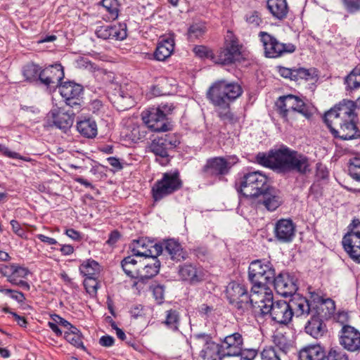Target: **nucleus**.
Masks as SVG:
<instances>
[{
    "label": "nucleus",
    "mask_w": 360,
    "mask_h": 360,
    "mask_svg": "<svg viewBox=\"0 0 360 360\" xmlns=\"http://www.w3.org/2000/svg\"><path fill=\"white\" fill-rule=\"evenodd\" d=\"M101 5L108 13L109 19L114 20L117 18L120 11V4L117 0H103Z\"/></svg>",
    "instance_id": "nucleus-42"
},
{
    "label": "nucleus",
    "mask_w": 360,
    "mask_h": 360,
    "mask_svg": "<svg viewBox=\"0 0 360 360\" xmlns=\"http://www.w3.org/2000/svg\"><path fill=\"white\" fill-rule=\"evenodd\" d=\"M79 271L86 278H96L100 272V266L94 260H87L79 266Z\"/></svg>",
    "instance_id": "nucleus-38"
},
{
    "label": "nucleus",
    "mask_w": 360,
    "mask_h": 360,
    "mask_svg": "<svg viewBox=\"0 0 360 360\" xmlns=\"http://www.w3.org/2000/svg\"><path fill=\"white\" fill-rule=\"evenodd\" d=\"M167 148L171 150L176 148L181 143L180 136L176 134H167L160 136Z\"/></svg>",
    "instance_id": "nucleus-47"
},
{
    "label": "nucleus",
    "mask_w": 360,
    "mask_h": 360,
    "mask_svg": "<svg viewBox=\"0 0 360 360\" xmlns=\"http://www.w3.org/2000/svg\"><path fill=\"white\" fill-rule=\"evenodd\" d=\"M5 293L10 294L11 298L13 300H15L20 303H22L25 300V297L24 294L21 292L17 291V290H13L11 289H6L5 290Z\"/></svg>",
    "instance_id": "nucleus-63"
},
{
    "label": "nucleus",
    "mask_w": 360,
    "mask_h": 360,
    "mask_svg": "<svg viewBox=\"0 0 360 360\" xmlns=\"http://www.w3.org/2000/svg\"><path fill=\"white\" fill-rule=\"evenodd\" d=\"M182 181L179 172L164 173L160 180L157 181L152 187L153 198L158 201L180 189Z\"/></svg>",
    "instance_id": "nucleus-7"
},
{
    "label": "nucleus",
    "mask_w": 360,
    "mask_h": 360,
    "mask_svg": "<svg viewBox=\"0 0 360 360\" xmlns=\"http://www.w3.org/2000/svg\"><path fill=\"white\" fill-rule=\"evenodd\" d=\"M262 360H281L274 348L264 349L262 353Z\"/></svg>",
    "instance_id": "nucleus-57"
},
{
    "label": "nucleus",
    "mask_w": 360,
    "mask_h": 360,
    "mask_svg": "<svg viewBox=\"0 0 360 360\" xmlns=\"http://www.w3.org/2000/svg\"><path fill=\"white\" fill-rule=\"evenodd\" d=\"M269 311L272 321L281 325L288 324L294 315L292 306L282 300L274 301Z\"/></svg>",
    "instance_id": "nucleus-13"
},
{
    "label": "nucleus",
    "mask_w": 360,
    "mask_h": 360,
    "mask_svg": "<svg viewBox=\"0 0 360 360\" xmlns=\"http://www.w3.org/2000/svg\"><path fill=\"white\" fill-rule=\"evenodd\" d=\"M77 129L82 136L88 139H93L97 135L96 123L89 118L77 122Z\"/></svg>",
    "instance_id": "nucleus-36"
},
{
    "label": "nucleus",
    "mask_w": 360,
    "mask_h": 360,
    "mask_svg": "<svg viewBox=\"0 0 360 360\" xmlns=\"http://www.w3.org/2000/svg\"><path fill=\"white\" fill-rule=\"evenodd\" d=\"M121 265L128 276L137 279L140 268L136 259L132 256H128L122 259Z\"/></svg>",
    "instance_id": "nucleus-37"
},
{
    "label": "nucleus",
    "mask_w": 360,
    "mask_h": 360,
    "mask_svg": "<svg viewBox=\"0 0 360 360\" xmlns=\"http://www.w3.org/2000/svg\"><path fill=\"white\" fill-rule=\"evenodd\" d=\"M327 359L326 351L320 345H308L299 352L300 360H324Z\"/></svg>",
    "instance_id": "nucleus-29"
},
{
    "label": "nucleus",
    "mask_w": 360,
    "mask_h": 360,
    "mask_svg": "<svg viewBox=\"0 0 360 360\" xmlns=\"http://www.w3.org/2000/svg\"><path fill=\"white\" fill-rule=\"evenodd\" d=\"M241 56L240 47L236 39L227 41L224 49L214 55V63L226 65L239 60Z\"/></svg>",
    "instance_id": "nucleus-12"
},
{
    "label": "nucleus",
    "mask_w": 360,
    "mask_h": 360,
    "mask_svg": "<svg viewBox=\"0 0 360 360\" xmlns=\"http://www.w3.org/2000/svg\"><path fill=\"white\" fill-rule=\"evenodd\" d=\"M15 265L14 264H0V274L5 277H7V280L10 283H15V278L12 276L14 270L15 268Z\"/></svg>",
    "instance_id": "nucleus-52"
},
{
    "label": "nucleus",
    "mask_w": 360,
    "mask_h": 360,
    "mask_svg": "<svg viewBox=\"0 0 360 360\" xmlns=\"http://www.w3.org/2000/svg\"><path fill=\"white\" fill-rule=\"evenodd\" d=\"M295 226L290 219H281L275 224V237L281 242H290L295 236Z\"/></svg>",
    "instance_id": "nucleus-24"
},
{
    "label": "nucleus",
    "mask_w": 360,
    "mask_h": 360,
    "mask_svg": "<svg viewBox=\"0 0 360 360\" xmlns=\"http://www.w3.org/2000/svg\"><path fill=\"white\" fill-rule=\"evenodd\" d=\"M64 338L68 342L75 347L85 349V347L84 346L82 340V335H75L72 333H65Z\"/></svg>",
    "instance_id": "nucleus-53"
},
{
    "label": "nucleus",
    "mask_w": 360,
    "mask_h": 360,
    "mask_svg": "<svg viewBox=\"0 0 360 360\" xmlns=\"http://www.w3.org/2000/svg\"><path fill=\"white\" fill-rule=\"evenodd\" d=\"M153 296L158 304H161L164 300L165 289L162 285H156L153 287Z\"/></svg>",
    "instance_id": "nucleus-58"
},
{
    "label": "nucleus",
    "mask_w": 360,
    "mask_h": 360,
    "mask_svg": "<svg viewBox=\"0 0 360 360\" xmlns=\"http://www.w3.org/2000/svg\"><path fill=\"white\" fill-rule=\"evenodd\" d=\"M174 48L173 37L162 38L158 44L154 53V57L157 60L164 61L172 53Z\"/></svg>",
    "instance_id": "nucleus-30"
},
{
    "label": "nucleus",
    "mask_w": 360,
    "mask_h": 360,
    "mask_svg": "<svg viewBox=\"0 0 360 360\" xmlns=\"http://www.w3.org/2000/svg\"><path fill=\"white\" fill-rule=\"evenodd\" d=\"M118 110L123 111L132 105V100L130 96H124L122 92L115 101Z\"/></svg>",
    "instance_id": "nucleus-49"
},
{
    "label": "nucleus",
    "mask_w": 360,
    "mask_h": 360,
    "mask_svg": "<svg viewBox=\"0 0 360 360\" xmlns=\"http://www.w3.org/2000/svg\"><path fill=\"white\" fill-rule=\"evenodd\" d=\"M219 118L226 124H235L239 122V117L230 110V105L221 108L215 107Z\"/></svg>",
    "instance_id": "nucleus-39"
},
{
    "label": "nucleus",
    "mask_w": 360,
    "mask_h": 360,
    "mask_svg": "<svg viewBox=\"0 0 360 360\" xmlns=\"http://www.w3.org/2000/svg\"><path fill=\"white\" fill-rule=\"evenodd\" d=\"M281 155V172H295L302 175L311 172V163L306 155L285 146H283V152Z\"/></svg>",
    "instance_id": "nucleus-5"
},
{
    "label": "nucleus",
    "mask_w": 360,
    "mask_h": 360,
    "mask_svg": "<svg viewBox=\"0 0 360 360\" xmlns=\"http://www.w3.org/2000/svg\"><path fill=\"white\" fill-rule=\"evenodd\" d=\"M267 8L272 15L278 20H283L288 13L286 0H268Z\"/></svg>",
    "instance_id": "nucleus-34"
},
{
    "label": "nucleus",
    "mask_w": 360,
    "mask_h": 360,
    "mask_svg": "<svg viewBox=\"0 0 360 360\" xmlns=\"http://www.w3.org/2000/svg\"><path fill=\"white\" fill-rule=\"evenodd\" d=\"M272 281L276 292L283 297L292 296L298 290L297 279L288 272H281Z\"/></svg>",
    "instance_id": "nucleus-16"
},
{
    "label": "nucleus",
    "mask_w": 360,
    "mask_h": 360,
    "mask_svg": "<svg viewBox=\"0 0 360 360\" xmlns=\"http://www.w3.org/2000/svg\"><path fill=\"white\" fill-rule=\"evenodd\" d=\"M28 274L29 271L27 269L15 265L14 273L12 276H13V278H14L16 281H19L18 278H25Z\"/></svg>",
    "instance_id": "nucleus-62"
},
{
    "label": "nucleus",
    "mask_w": 360,
    "mask_h": 360,
    "mask_svg": "<svg viewBox=\"0 0 360 360\" xmlns=\"http://www.w3.org/2000/svg\"><path fill=\"white\" fill-rule=\"evenodd\" d=\"M243 93L236 82H228L224 79L215 82L208 89L207 96L215 107L224 108L230 105Z\"/></svg>",
    "instance_id": "nucleus-2"
},
{
    "label": "nucleus",
    "mask_w": 360,
    "mask_h": 360,
    "mask_svg": "<svg viewBox=\"0 0 360 360\" xmlns=\"http://www.w3.org/2000/svg\"><path fill=\"white\" fill-rule=\"evenodd\" d=\"M267 177L259 172H252L239 177L235 183L236 191L244 198L256 200L267 185Z\"/></svg>",
    "instance_id": "nucleus-3"
},
{
    "label": "nucleus",
    "mask_w": 360,
    "mask_h": 360,
    "mask_svg": "<svg viewBox=\"0 0 360 360\" xmlns=\"http://www.w3.org/2000/svg\"><path fill=\"white\" fill-rule=\"evenodd\" d=\"M327 360H348L347 354L335 349H330L328 355Z\"/></svg>",
    "instance_id": "nucleus-56"
},
{
    "label": "nucleus",
    "mask_w": 360,
    "mask_h": 360,
    "mask_svg": "<svg viewBox=\"0 0 360 360\" xmlns=\"http://www.w3.org/2000/svg\"><path fill=\"white\" fill-rule=\"evenodd\" d=\"M98 282L96 278H86L84 281V285L89 293L96 292L98 288Z\"/></svg>",
    "instance_id": "nucleus-59"
},
{
    "label": "nucleus",
    "mask_w": 360,
    "mask_h": 360,
    "mask_svg": "<svg viewBox=\"0 0 360 360\" xmlns=\"http://www.w3.org/2000/svg\"><path fill=\"white\" fill-rule=\"evenodd\" d=\"M278 110L281 116L288 122L293 112H297L307 118H309L313 112V108L309 104H307L299 96L288 94L281 96L276 104Z\"/></svg>",
    "instance_id": "nucleus-6"
},
{
    "label": "nucleus",
    "mask_w": 360,
    "mask_h": 360,
    "mask_svg": "<svg viewBox=\"0 0 360 360\" xmlns=\"http://www.w3.org/2000/svg\"><path fill=\"white\" fill-rule=\"evenodd\" d=\"M262 41L265 54L269 58H277L284 53H293L295 51L294 44L281 43L274 37L267 33H262Z\"/></svg>",
    "instance_id": "nucleus-11"
},
{
    "label": "nucleus",
    "mask_w": 360,
    "mask_h": 360,
    "mask_svg": "<svg viewBox=\"0 0 360 360\" xmlns=\"http://www.w3.org/2000/svg\"><path fill=\"white\" fill-rule=\"evenodd\" d=\"M179 321V316L176 310L170 309L167 311L166 319L164 321L165 324L173 330L178 329V324Z\"/></svg>",
    "instance_id": "nucleus-44"
},
{
    "label": "nucleus",
    "mask_w": 360,
    "mask_h": 360,
    "mask_svg": "<svg viewBox=\"0 0 360 360\" xmlns=\"http://www.w3.org/2000/svg\"><path fill=\"white\" fill-rule=\"evenodd\" d=\"M348 229L342 238L343 248L352 259L360 263V220L353 219Z\"/></svg>",
    "instance_id": "nucleus-8"
},
{
    "label": "nucleus",
    "mask_w": 360,
    "mask_h": 360,
    "mask_svg": "<svg viewBox=\"0 0 360 360\" xmlns=\"http://www.w3.org/2000/svg\"><path fill=\"white\" fill-rule=\"evenodd\" d=\"M347 89L351 91L360 87V66L355 67L345 78Z\"/></svg>",
    "instance_id": "nucleus-41"
},
{
    "label": "nucleus",
    "mask_w": 360,
    "mask_h": 360,
    "mask_svg": "<svg viewBox=\"0 0 360 360\" xmlns=\"http://www.w3.org/2000/svg\"><path fill=\"white\" fill-rule=\"evenodd\" d=\"M110 26H101L96 32L98 37L103 39H110Z\"/></svg>",
    "instance_id": "nucleus-61"
},
{
    "label": "nucleus",
    "mask_w": 360,
    "mask_h": 360,
    "mask_svg": "<svg viewBox=\"0 0 360 360\" xmlns=\"http://www.w3.org/2000/svg\"><path fill=\"white\" fill-rule=\"evenodd\" d=\"M309 302L314 307V311L321 309L323 311V307H326L328 310V314H332L335 310V302L330 298L324 299L319 292L316 291H310Z\"/></svg>",
    "instance_id": "nucleus-35"
},
{
    "label": "nucleus",
    "mask_w": 360,
    "mask_h": 360,
    "mask_svg": "<svg viewBox=\"0 0 360 360\" xmlns=\"http://www.w3.org/2000/svg\"><path fill=\"white\" fill-rule=\"evenodd\" d=\"M259 197L261 198L257 201V205H263L270 212L276 210L283 202L281 192L268 186L261 193Z\"/></svg>",
    "instance_id": "nucleus-21"
},
{
    "label": "nucleus",
    "mask_w": 360,
    "mask_h": 360,
    "mask_svg": "<svg viewBox=\"0 0 360 360\" xmlns=\"http://www.w3.org/2000/svg\"><path fill=\"white\" fill-rule=\"evenodd\" d=\"M251 283L252 286L251 289V294L249 295V297H253L254 295H258V297H259L266 292L264 290H266V285L267 282L263 281L261 284L257 283L256 282Z\"/></svg>",
    "instance_id": "nucleus-54"
},
{
    "label": "nucleus",
    "mask_w": 360,
    "mask_h": 360,
    "mask_svg": "<svg viewBox=\"0 0 360 360\" xmlns=\"http://www.w3.org/2000/svg\"><path fill=\"white\" fill-rule=\"evenodd\" d=\"M349 175L355 180L360 181V157L356 156L349 160Z\"/></svg>",
    "instance_id": "nucleus-46"
},
{
    "label": "nucleus",
    "mask_w": 360,
    "mask_h": 360,
    "mask_svg": "<svg viewBox=\"0 0 360 360\" xmlns=\"http://www.w3.org/2000/svg\"><path fill=\"white\" fill-rule=\"evenodd\" d=\"M273 341L275 345L282 352H286L290 345L287 338L282 333H278L273 336Z\"/></svg>",
    "instance_id": "nucleus-50"
},
{
    "label": "nucleus",
    "mask_w": 360,
    "mask_h": 360,
    "mask_svg": "<svg viewBox=\"0 0 360 360\" xmlns=\"http://www.w3.org/2000/svg\"><path fill=\"white\" fill-rule=\"evenodd\" d=\"M58 87L60 94L64 100L77 99L83 91L81 85L72 82L61 84Z\"/></svg>",
    "instance_id": "nucleus-33"
},
{
    "label": "nucleus",
    "mask_w": 360,
    "mask_h": 360,
    "mask_svg": "<svg viewBox=\"0 0 360 360\" xmlns=\"http://www.w3.org/2000/svg\"><path fill=\"white\" fill-rule=\"evenodd\" d=\"M206 27L202 22L194 23L190 26L188 34V37L193 40L202 37L205 32Z\"/></svg>",
    "instance_id": "nucleus-45"
},
{
    "label": "nucleus",
    "mask_w": 360,
    "mask_h": 360,
    "mask_svg": "<svg viewBox=\"0 0 360 360\" xmlns=\"http://www.w3.org/2000/svg\"><path fill=\"white\" fill-rule=\"evenodd\" d=\"M289 303L292 306L293 312L297 316L309 315L314 311V307L304 297H295Z\"/></svg>",
    "instance_id": "nucleus-32"
},
{
    "label": "nucleus",
    "mask_w": 360,
    "mask_h": 360,
    "mask_svg": "<svg viewBox=\"0 0 360 360\" xmlns=\"http://www.w3.org/2000/svg\"><path fill=\"white\" fill-rule=\"evenodd\" d=\"M143 122L154 131H167L169 126L167 118L156 108H152L141 114Z\"/></svg>",
    "instance_id": "nucleus-18"
},
{
    "label": "nucleus",
    "mask_w": 360,
    "mask_h": 360,
    "mask_svg": "<svg viewBox=\"0 0 360 360\" xmlns=\"http://www.w3.org/2000/svg\"><path fill=\"white\" fill-rule=\"evenodd\" d=\"M199 345H202L200 356L204 360H222L225 356L223 346L212 340L210 335L200 333L195 335Z\"/></svg>",
    "instance_id": "nucleus-10"
},
{
    "label": "nucleus",
    "mask_w": 360,
    "mask_h": 360,
    "mask_svg": "<svg viewBox=\"0 0 360 360\" xmlns=\"http://www.w3.org/2000/svg\"><path fill=\"white\" fill-rule=\"evenodd\" d=\"M231 168V165L228 160L221 157H215L207 160L202 167L201 172L205 176L215 177L219 179L227 174Z\"/></svg>",
    "instance_id": "nucleus-14"
},
{
    "label": "nucleus",
    "mask_w": 360,
    "mask_h": 360,
    "mask_svg": "<svg viewBox=\"0 0 360 360\" xmlns=\"http://www.w3.org/2000/svg\"><path fill=\"white\" fill-rule=\"evenodd\" d=\"M63 68L60 64H55L43 70L40 75V81L44 85L49 86L54 84L59 86L64 78Z\"/></svg>",
    "instance_id": "nucleus-22"
},
{
    "label": "nucleus",
    "mask_w": 360,
    "mask_h": 360,
    "mask_svg": "<svg viewBox=\"0 0 360 360\" xmlns=\"http://www.w3.org/2000/svg\"><path fill=\"white\" fill-rule=\"evenodd\" d=\"M110 39L123 40L127 37V25L120 23L117 25L110 26Z\"/></svg>",
    "instance_id": "nucleus-43"
},
{
    "label": "nucleus",
    "mask_w": 360,
    "mask_h": 360,
    "mask_svg": "<svg viewBox=\"0 0 360 360\" xmlns=\"http://www.w3.org/2000/svg\"><path fill=\"white\" fill-rule=\"evenodd\" d=\"M222 342L224 343L223 349L226 350V352L224 353L225 356H243L242 353L243 340L239 333L225 335Z\"/></svg>",
    "instance_id": "nucleus-23"
},
{
    "label": "nucleus",
    "mask_w": 360,
    "mask_h": 360,
    "mask_svg": "<svg viewBox=\"0 0 360 360\" xmlns=\"http://www.w3.org/2000/svg\"><path fill=\"white\" fill-rule=\"evenodd\" d=\"M179 276L183 281L195 284L203 279L202 271L191 264H185L179 267Z\"/></svg>",
    "instance_id": "nucleus-28"
},
{
    "label": "nucleus",
    "mask_w": 360,
    "mask_h": 360,
    "mask_svg": "<svg viewBox=\"0 0 360 360\" xmlns=\"http://www.w3.org/2000/svg\"><path fill=\"white\" fill-rule=\"evenodd\" d=\"M74 112L65 110L63 108H53L46 115L47 122L49 125L67 130L72 125Z\"/></svg>",
    "instance_id": "nucleus-19"
},
{
    "label": "nucleus",
    "mask_w": 360,
    "mask_h": 360,
    "mask_svg": "<svg viewBox=\"0 0 360 360\" xmlns=\"http://www.w3.org/2000/svg\"><path fill=\"white\" fill-rule=\"evenodd\" d=\"M148 150L155 155L156 161L162 165H167L170 161L169 150L162 141V138L157 137L152 140L148 146Z\"/></svg>",
    "instance_id": "nucleus-27"
},
{
    "label": "nucleus",
    "mask_w": 360,
    "mask_h": 360,
    "mask_svg": "<svg viewBox=\"0 0 360 360\" xmlns=\"http://www.w3.org/2000/svg\"><path fill=\"white\" fill-rule=\"evenodd\" d=\"M282 152L283 146L277 150H271L268 153H259L256 155V161L262 166L277 169L280 172Z\"/></svg>",
    "instance_id": "nucleus-25"
},
{
    "label": "nucleus",
    "mask_w": 360,
    "mask_h": 360,
    "mask_svg": "<svg viewBox=\"0 0 360 360\" xmlns=\"http://www.w3.org/2000/svg\"><path fill=\"white\" fill-rule=\"evenodd\" d=\"M340 343L349 352L360 351V332L352 326L344 325L341 329Z\"/></svg>",
    "instance_id": "nucleus-20"
},
{
    "label": "nucleus",
    "mask_w": 360,
    "mask_h": 360,
    "mask_svg": "<svg viewBox=\"0 0 360 360\" xmlns=\"http://www.w3.org/2000/svg\"><path fill=\"white\" fill-rule=\"evenodd\" d=\"M42 70L40 67L34 63H28L24 66L22 73L26 80L30 82L40 80V75Z\"/></svg>",
    "instance_id": "nucleus-40"
},
{
    "label": "nucleus",
    "mask_w": 360,
    "mask_h": 360,
    "mask_svg": "<svg viewBox=\"0 0 360 360\" xmlns=\"http://www.w3.org/2000/svg\"><path fill=\"white\" fill-rule=\"evenodd\" d=\"M163 250L170 255L172 260L181 261L187 257L186 252L182 248L181 245L174 239H167L163 243Z\"/></svg>",
    "instance_id": "nucleus-31"
},
{
    "label": "nucleus",
    "mask_w": 360,
    "mask_h": 360,
    "mask_svg": "<svg viewBox=\"0 0 360 360\" xmlns=\"http://www.w3.org/2000/svg\"><path fill=\"white\" fill-rule=\"evenodd\" d=\"M355 108L354 101L344 100L325 113L324 122L335 138L342 140L360 138Z\"/></svg>",
    "instance_id": "nucleus-1"
},
{
    "label": "nucleus",
    "mask_w": 360,
    "mask_h": 360,
    "mask_svg": "<svg viewBox=\"0 0 360 360\" xmlns=\"http://www.w3.org/2000/svg\"><path fill=\"white\" fill-rule=\"evenodd\" d=\"M193 52L196 56L201 58H210L214 61V54L207 46H195L193 48Z\"/></svg>",
    "instance_id": "nucleus-51"
},
{
    "label": "nucleus",
    "mask_w": 360,
    "mask_h": 360,
    "mask_svg": "<svg viewBox=\"0 0 360 360\" xmlns=\"http://www.w3.org/2000/svg\"><path fill=\"white\" fill-rule=\"evenodd\" d=\"M312 78V70L305 69L303 68H294L292 75L293 81H298L299 79L309 80Z\"/></svg>",
    "instance_id": "nucleus-48"
},
{
    "label": "nucleus",
    "mask_w": 360,
    "mask_h": 360,
    "mask_svg": "<svg viewBox=\"0 0 360 360\" xmlns=\"http://www.w3.org/2000/svg\"><path fill=\"white\" fill-rule=\"evenodd\" d=\"M275 272L269 263L262 264L260 260H256L250 264L248 276L250 282L261 284L262 282H271L274 278Z\"/></svg>",
    "instance_id": "nucleus-15"
},
{
    "label": "nucleus",
    "mask_w": 360,
    "mask_h": 360,
    "mask_svg": "<svg viewBox=\"0 0 360 360\" xmlns=\"http://www.w3.org/2000/svg\"><path fill=\"white\" fill-rule=\"evenodd\" d=\"M246 22L254 27H257L262 22V19L257 11H251L245 16Z\"/></svg>",
    "instance_id": "nucleus-55"
},
{
    "label": "nucleus",
    "mask_w": 360,
    "mask_h": 360,
    "mask_svg": "<svg viewBox=\"0 0 360 360\" xmlns=\"http://www.w3.org/2000/svg\"><path fill=\"white\" fill-rule=\"evenodd\" d=\"M13 231L20 237H23L25 234V231L22 229L18 221L13 219L10 222Z\"/></svg>",
    "instance_id": "nucleus-64"
},
{
    "label": "nucleus",
    "mask_w": 360,
    "mask_h": 360,
    "mask_svg": "<svg viewBox=\"0 0 360 360\" xmlns=\"http://www.w3.org/2000/svg\"><path fill=\"white\" fill-rule=\"evenodd\" d=\"M153 248L155 252V255H152L153 250H148L145 252H141L136 248L132 250L134 255L143 256L146 258V260L141 264V268L139 269L137 281L134 283V286L145 284L158 274L160 267V262L157 257L163 252V246L162 245L155 244Z\"/></svg>",
    "instance_id": "nucleus-4"
},
{
    "label": "nucleus",
    "mask_w": 360,
    "mask_h": 360,
    "mask_svg": "<svg viewBox=\"0 0 360 360\" xmlns=\"http://www.w3.org/2000/svg\"><path fill=\"white\" fill-rule=\"evenodd\" d=\"M226 295L229 302L238 314L245 315L250 309V297L244 285L236 282L230 283L226 288Z\"/></svg>",
    "instance_id": "nucleus-9"
},
{
    "label": "nucleus",
    "mask_w": 360,
    "mask_h": 360,
    "mask_svg": "<svg viewBox=\"0 0 360 360\" xmlns=\"http://www.w3.org/2000/svg\"><path fill=\"white\" fill-rule=\"evenodd\" d=\"M174 108L172 103L167 102L160 103L156 108L167 118V116L172 112Z\"/></svg>",
    "instance_id": "nucleus-60"
},
{
    "label": "nucleus",
    "mask_w": 360,
    "mask_h": 360,
    "mask_svg": "<svg viewBox=\"0 0 360 360\" xmlns=\"http://www.w3.org/2000/svg\"><path fill=\"white\" fill-rule=\"evenodd\" d=\"M304 329L307 334L316 339H319L326 334V325L321 318L320 314L317 310L314 311V314H312L310 319L307 321Z\"/></svg>",
    "instance_id": "nucleus-26"
},
{
    "label": "nucleus",
    "mask_w": 360,
    "mask_h": 360,
    "mask_svg": "<svg viewBox=\"0 0 360 360\" xmlns=\"http://www.w3.org/2000/svg\"><path fill=\"white\" fill-rule=\"evenodd\" d=\"M273 295L271 292H266L263 295L258 297V295H254L250 297V309L245 312V315L253 314L255 316L268 315L271 304H273Z\"/></svg>",
    "instance_id": "nucleus-17"
}]
</instances>
